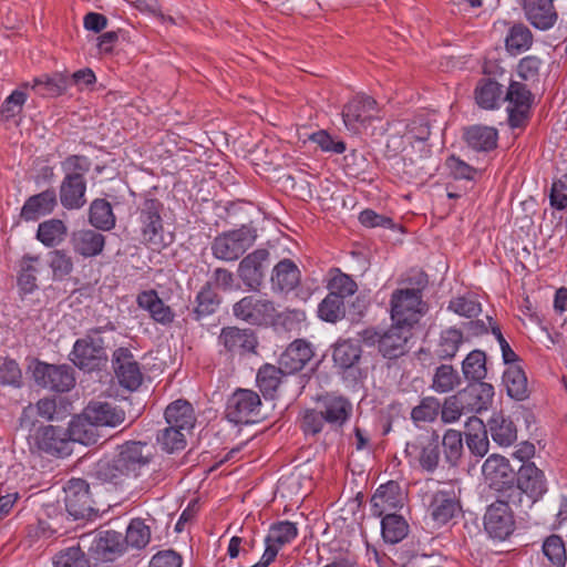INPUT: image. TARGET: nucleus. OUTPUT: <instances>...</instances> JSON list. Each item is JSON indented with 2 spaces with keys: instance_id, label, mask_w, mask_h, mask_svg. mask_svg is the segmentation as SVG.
<instances>
[{
  "instance_id": "21",
  "label": "nucleus",
  "mask_w": 567,
  "mask_h": 567,
  "mask_svg": "<svg viewBox=\"0 0 567 567\" xmlns=\"http://www.w3.org/2000/svg\"><path fill=\"white\" fill-rule=\"evenodd\" d=\"M516 486L513 492L526 494L532 502L539 499L547 491L544 473L532 462H524L516 471Z\"/></svg>"
},
{
  "instance_id": "28",
  "label": "nucleus",
  "mask_w": 567,
  "mask_h": 567,
  "mask_svg": "<svg viewBox=\"0 0 567 567\" xmlns=\"http://www.w3.org/2000/svg\"><path fill=\"white\" fill-rule=\"evenodd\" d=\"M85 415L99 426L116 427L125 419V411L110 402L91 401L84 409Z\"/></svg>"
},
{
  "instance_id": "53",
  "label": "nucleus",
  "mask_w": 567,
  "mask_h": 567,
  "mask_svg": "<svg viewBox=\"0 0 567 567\" xmlns=\"http://www.w3.org/2000/svg\"><path fill=\"white\" fill-rule=\"evenodd\" d=\"M532 44L533 34L525 24L516 23L508 30L505 47L511 54L515 55L527 51Z\"/></svg>"
},
{
  "instance_id": "5",
  "label": "nucleus",
  "mask_w": 567,
  "mask_h": 567,
  "mask_svg": "<svg viewBox=\"0 0 567 567\" xmlns=\"http://www.w3.org/2000/svg\"><path fill=\"white\" fill-rule=\"evenodd\" d=\"M164 204L155 197H145L136 208L140 241L148 248L161 249L169 245L164 239Z\"/></svg>"
},
{
  "instance_id": "32",
  "label": "nucleus",
  "mask_w": 567,
  "mask_h": 567,
  "mask_svg": "<svg viewBox=\"0 0 567 567\" xmlns=\"http://www.w3.org/2000/svg\"><path fill=\"white\" fill-rule=\"evenodd\" d=\"M523 10L530 24L539 30L550 29L557 20V12L550 0H523Z\"/></svg>"
},
{
  "instance_id": "63",
  "label": "nucleus",
  "mask_w": 567,
  "mask_h": 567,
  "mask_svg": "<svg viewBox=\"0 0 567 567\" xmlns=\"http://www.w3.org/2000/svg\"><path fill=\"white\" fill-rule=\"evenodd\" d=\"M464 410H467V404L458 392L455 395L446 398L443 404H441V419L444 423L456 422L463 414Z\"/></svg>"
},
{
  "instance_id": "12",
  "label": "nucleus",
  "mask_w": 567,
  "mask_h": 567,
  "mask_svg": "<svg viewBox=\"0 0 567 567\" xmlns=\"http://www.w3.org/2000/svg\"><path fill=\"white\" fill-rule=\"evenodd\" d=\"M33 378L38 385L64 393L75 385L74 370L69 364H51L35 360Z\"/></svg>"
},
{
  "instance_id": "20",
  "label": "nucleus",
  "mask_w": 567,
  "mask_h": 567,
  "mask_svg": "<svg viewBox=\"0 0 567 567\" xmlns=\"http://www.w3.org/2000/svg\"><path fill=\"white\" fill-rule=\"evenodd\" d=\"M320 410L322 411L327 424L338 430L349 423L353 415V404L351 400L334 392L326 393L318 398Z\"/></svg>"
},
{
  "instance_id": "56",
  "label": "nucleus",
  "mask_w": 567,
  "mask_h": 567,
  "mask_svg": "<svg viewBox=\"0 0 567 567\" xmlns=\"http://www.w3.org/2000/svg\"><path fill=\"white\" fill-rule=\"evenodd\" d=\"M441 402L435 396H425L411 410V420L414 424L432 423L440 414Z\"/></svg>"
},
{
  "instance_id": "29",
  "label": "nucleus",
  "mask_w": 567,
  "mask_h": 567,
  "mask_svg": "<svg viewBox=\"0 0 567 567\" xmlns=\"http://www.w3.org/2000/svg\"><path fill=\"white\" fill-rule=\"evenodd\" d=\"M301 271L296 262L289 258L280 260L271 272V288L275 292L289 293L300 284Z\"/></svg>"
},
{
  "instance_id": "44",
  "label": "nucleus",
  "mask_w": 567,
  "mask_h": 567,
  "mask_svg": "<svg viewBox=\"0 0 567 567\" xmlns=\"http://www.w3.org/2000/svg\"><path fill=\"white\" fill-rule=\"evenodd\" d=\"M68 226L59 218H50L38 225L35 238L48 248L60 246L68 237Z\"/></svg>"
},
{
  "instance_id": "3",
  "label": "nucleus",
  "mask_w": 567,
  "mask_h": 567,
  "mask_svg": "<svg viewBox=\"0 0 567 567\" xmlns=\"http://www.w3.org/2000/svg\"><path fill=\"white\" fill-rule=\"evenodd\" d=\"M106 330L114 331V324L109 322L102 327L91 328L74 342L69 359L76 368L84 372H94L106 367L109 357L106 343L102 337V333Z\"/></svg>"
},
{
  "instance_id": "7",
  "label": "nucleus",
  "mask_w": 567,
  "mask_h": 567,
  "mask_svg": "<svg viewBox=\"0 0 567 567\" xmlns=\"http://www.w3.org/2000/svg\"><path fill=\"white\" fill-rule=\"evenodd\" d=\"M257 229L251 225L218 234L210 244L212 255L223 261L238 260L256 241Z\"/></svg>"
},
{
  "instance_id": "4",
  "label": "nucleus",
  "mask_w": 567,
  "mask_h": 567,
  "mask_svg": "<svg viewBox=\"0 0 567 567\" xmlns=\"http://www.w3.org/2000/svg\"><path fill=\"white\" fill-rule=\"evenodd\" d=\"M427 285V277L421 274L415 288L396 289L391 296V319L394 323L412 329L426 311L422 291Z\"/></svg>"
},
{
  "instance_id": "40",
  "label": "nucleus",
  "mask_w": 567,
  "mask_h": 567,
  "mask_svg": "<svg viewBox=\"0 0 567 567\" xmlns=\"http://www.w3.org/2000/svg\"><path fill=\"white\" fill-rule=\"evenodd\" d=\"M32 90L43 97H58L69 89V75L62 72L41 74L32 81Z\"/></svg>"
},
{
  "instance_id": "59",
  "label": "nucleus",
  "mask_w": 567,
  "mask_h": 567,
  "mask_svg": "<svg viewBox=\"0 0 567 567\" xmlns=\"http://www.w3.org/2000/svg\"><path fill=\"white\" fill-rule=\"evenodd\" d=\"M326 417L321 410L306 409L300 417L299 426L306 436L316 437L324 429Z\"/></svg>"
},
{
  "instance_id": "57",
  "label": "nucleus",
  "mask_w": 567,
  "mask_h": 567,
  "mask_svg": "<svg viewBox=\"0 0 567 567\" xmlns=\"http://www.w3.org/2000/svg\"><path fill=\"white\" fill-rule=\"evenodd\" d=\"M188 433L178 429L167 425L165 429L159 430L156 435V441L162 450L166 453H174L182 451L186 447V435Z\"/></svg>"
},
{
  "instance_id": "30",
  "label": "nucleus",
  "mask_w": 567,
  "mask_h": 567,
  "mask_svg": "<svg viewBox=\"0 0 567 567\" xmlns=\"http://www.w3.org/2000/svg\"><path fill=\"white\" fill-rule=\"evenodd\" d=\"M313 354V349L308 341L297 339L281 353L279 364L284 368L286 373L292 374L301 371L312 359Z\"/></svg>"
},
{
  "instance_id": "16",
  "label": "nucleus",
  "mask_w": 567,
  "mask_h": 567,
  "mask_svg": "<svg viewBox=\"0 0 567 567\" xmlns=\"http://www.w3.org/2000/svg\"><path fill=\"white\" fill-rule=\"evenodd\" d=\"M482 474L489 488L496 492L514 489L516 470L499 454L489 455L482 466Z\"/></svg>"
},
{
  "instance_id": "25",
  "label": "nucleus",
  "mask_w": 567,
  "mask_h": 567,
  "mask_svg": "<svg viewBox=\"0 0 567 567\" xmlns=\"http://www.w3.org/2000/svg\"><path fill=\"white\" fill-rule=\"evenodd\" d=\"M412 337V329L394 323L382 331L379 353L388 360H395L408 352V341Z\"/></svg>"
},
{
  "instance_id": "22",
  "label": "nucleus",
  "mask_w": 567,
  "mask_h": 567,
  "mask_svg": "<svg viewBox=\"0 0 567 567\" xmlns=\"http://www.w3.org/2000/svg\"><path fill=\"white\" fill-rule=\"evenodd\" d=\"M218 343L230 354L255 352L258 339L254 330L235 326L224 327L218 336Z\"/></svg>"
},
{
  "instance_id": "6",
  "label": "nucleus",
  "mask_w": 567,
  "mask_h": 567,
  "mask_svg": "<svg viewBox=\"0 0 567 567\" xmlns=\"http://www.w3.org/2000/svg\"><path fill=\"white\" fill-rule=\"evenodd\" d=\"M362 353V346L357 339L339 338L331 346L333 368L343 381L355 384L367 378V369L360 367Z\"/></svg>"
},
{
  "instance_id": "36",
  "label": "nucleus",
  "mask_w": 567,
  "mask_h": 567,
  "mask_svg": "<svg viewBox=\"0 0 567 567\" xmlns=\"http://www.w3.org/2000/svg\"><path fill=\"white\" fill-rule=\"evenodd\" d=\"M17 285L21 295L34 292L38 286V274L43 270L41 257L39 255L25 254L19 264Z\"/></svg>"
},
{
  "instance_id": "35",
  "label": "nucleus",
  "mask_w": 567,
  "mask_h": 567,
  "mask_svg": "<svg viewBox=\"0 0 567 567\" xmlns=\"http://www.w3.org/2000/svg\"><path fill=\"white\" fill-rule=\"evenodd\" d=\"M463 140L471 150L488 153L497 147L498 131L492 126L471 125L464 128Z\"/></svg>"
},
{
  "instance_id": "8",
  "label": "nucleus",
  "mask_w": 567,
  "mask_h": 567,
  "mask_svg": "<svg viewBox=\"0 0 567 567\" xmlns=\"http://www.w3.org/2000/svg\"><path fill=\"white\" fill-rule=\"evenodd\" d=\"M233 316L254 327H269L276 323L279 313L274 300L266 296L251 293L236 301Z\"/></svg>"
},
{
  "instance_id": "51",
  "label": "nucleus",
  "mask_w": 567,
  "mask_h": 567,
  "mask_svg": "<svg viewBox=\"0 0 567 567\" xmlns=\"http://www.w3.org/2000/svg\"><path fill=\"white\" fill-rule=\"evenodd\" d=\"M48 266L52 272L53 281H63L74 270L73 257L65 249H53L48 254Z\"/></svg>"
},
{
  "instance_id": "9",
  "label": "nucleus",
  "mask_w": 567,
  "mask_h": 567,
  "mask_svg": "<svg viewBox=\"0 0 567 567\" xmlns=\"http://www.w3.org/2000/svg\"><path fill=\"white\" fill-rule=\"evenodd\" d=\"M261 399L250 389H236L227 399L225 417L230 423L250 424L260 419Z\"/></svg>"
},
{
  "instance_id": "42",
  "label": "nucleus",
  "mask_w": 567,
  "mask_h": 567,
  "mask_svg": "<svg viewBox=\"0 0 567 567\" xmlns=\"http://www.w3.org/2000/svg\"><path fill=\"white\" fill-rule=\"evenodd\" d=\"M68 433L71 444L72 442H78L83 445H93L96 444L101 437L97 425L87 419L84 411L71 420Z\"/></svg>"
},
{
  "instance_id": "2",
  "label": "nucleus",
  "mask_w": 567,
  "mask_h": 567,
  "mask_svg": "<svg viewBox=\"0 0 567 567\" xmlns=\"http://www.w3.org/2000/svg\"><path fill=\"white\" fill-rule=\"evenodd\" d=\"M89 157L72 154L61 162L64 177L59 189L61 205L68 210L81 209L86 204V173L91 169Z\"/></svg>"
},
{
  "instance_id": "39",
  "label": "nucleus",
  "mask_w": 567,
  "mask_h": 567,
  "mask_svg": "<svg viewBox=\"0 0 567 567\" xmlns=\"http://www.w3.org/2000/svg\"><path fill=\"white\" fill-rule=\"evenodd\" d=\"M221 301L223 297L213 287V284L205 282L195 297L192 310L194 319L199 321L203 318L214 315L217 312Z\"/></svg>"
},
{
  "instance_id": "49",
  "label": "nucleus",
  "mask_w": 567,
  "mask_h": 567,
  "mask_svg": "<svg viewBox=\"0 0 567 567\" xmlns=\"http://www.w3.org/2000/svg\"><path fill=\"white\" fill-rule=\"evenodd\" d=\"M507 394L517 401L528 396V383L525 371L519 365H509L503 374Z\"/></svg>"
},
{
  "instance_id": "19",
  "label": "nucleus",
  "mask_w": 567,
  "mask_h": 567,
  "mask_svg": "<svg viewBox=\"0 0 567 567\" xmlns=\"http://www.w3.org/2000/svg\"><path fill=\"white\" fill-rule=\"evenodd\" d=\"M269 251L258 248L245 256L238 264L237 274L248 291L259 292L264 284V264L269 259Z\"/></svg>"
},
{
  "instance_id": "54",
  "label": "nucleus",
  "mask_w": 567,
  "mask_h": 567,
  "mask_svg": "<svg viewBox=\"0 0 567 567\" xmlns=\"http://www.w3.org/2000/svg\"><path fill=\"white\" fill-rule=\"evenodd\" d=\"M445 462L450 466H457L463 455V436L457 430L449 429L442 437Z\"/></svg>"
},
{
  "instance_id": "11",
  "label": "nucleus",
  "mask_w": 567,
  "mask_h": 567,
  "mask_svg": "<svg viewBox=\"0 0 567 567\" xmlns=\"http://www.w3.org/2000/svg\"><path fill=\"white\" fill-rule=\"evenodd\" d=\"M528 85L519 81H511L504 95V100L508 102V125L512 128H524L529 121L534 94Z\"/></svg>"
},
{
  "instance_id": "18",
  "label": "nucleus",
  "mask_w": 567,
  "mask_h": 567,
  "mask_svg": "<svg viewBox=\"0 0 567 567\" xmlns=\"http://www.w3.org/2000/svg\"><path fill=\"white\" fill-rule=\"evenodd\" d=\"M112 364L121 386L130 391H135L141 386L143 373L140 363L128 348H117L113 352Z\"/></svg>"
},
{
  "instance_id": "26",
  "label": "nucleus",
  "mask_w": 567,
  "mask_h": 567,
  "mask_svg": "<svg viewBox=\"0 0 567 567\" xmlns=\"http://www.w3.org/2000/svg\"><path fill=\"white\" fill-rule=\"evenodd\" d=\"M429 512L436 526L441 527L455 518H464L455 497L444 491L436 492L429 506Z\"/></svg>"
},
{
  "instance_id": "48",
  "label": "nucleus",
  "mask_w": 567,
  "mask_h": 567,
  "mask_svg": "<svg viewBox=\"0 0 567 567\" xmlns=\"http://www.w3.org/2000/svg\"><path fill=\"white\" fill-rule=\"evenodd\" d=\"M89 221L96 230H111L116 218L111 204L104 198H96L90 205Z\"/></svg>"
},
{
  "instance_id": "50",
  "label": "nucleus",
  "mask_w": 567,
  "mask_h": 567,
  "mask_svg": "<svg viewBox=\"0 0 567 567\" xmlns=\"http://www.w3.org/2000/svg\"><path fill=\"white\" fill-rule=\"evenodd\" d=\"M462 383L458 371L451 364L439 365L432 377L431 388L436 393H449Z\"/></svg>"
},
{
  "instance_id": "41",
  "label": "nucleus",
  "mask_w": 567,
  "mask_h": 567,
  "mask_svg": "<svg viewBox=\"0 0 567 567\" xmlns=\"http://www.w3.org/2000/svg\"><path fill=\"white\" fill-rule=\"evenodd\" d=\"M326 288L330 296H336V298L346 302L358 291V284L350 275L342 272L340 268L333 267L328 271Z\"/></svg>"
},
{
  "instance_id": "13",
  "label": "nucleus",
  "mask_w": 567,
  "mask_h": 567,
  "mask_svg": "<svg viewBox=\"0 0 567 567\" xmlns=\"http://www.w3.org/2000/svg\"><path fill=\"white\" fill-rule=\"evenodd\" d=\"M65 509L74 520H91L97 516V511L92 506L90 485L83 478H71L64 487Z\"/></svg>"
},
{
  "instance_id": "62",
  "label": "nucleus",
  "mask_w": 567,
  "mask_h": 567,
  "mask_svg": "<svg viewBox=\"0 0 567 567\" xmlns=\"http://www.w3.org/2000/svg\"><path fill=\"white\" fill-rule=\"evenodd\" d=\"M543 65L542 59L536 55H527L519 60L516 71L520 80L527 84L539 82V72Z\"/></svg>"
},
{
  "instance_id": "46",
  "label": "nucleus",
  "mask_w": 567,
  "mask_h": 567,
  "mask_svg": "<svg viewBox=\"0 0 567 567\" xmlns=\"http://www.w3.org/2000/svg\"><path fill=\"white\" fill-rule=\"evenodd\" d=\"M487 434L486 425L480 419L474 417L470 420L465 439L467 447L473 455L483 457L487 454L489 447Z\"/></svg>"
},
{
  "instance_id": "1",
  "label": "nucleus",
  "mask_w": 567,
  "mask_h": 567,
  "mask_svg": "<svg viewBox=\"0 0 567 567\" xmlns=\"http://www.w3.org/2000/svg\"><path fill=\"white\" fill-rule=\"evenodd\" d=\"M156 449L145 441H126L111 458L97 461L90 476L102 485L124 489L130 478H137L155 457Z\"/></svg>"
},
{
  "instance_id": "43",
  "label": "nucleus",
  "mask_w": 567,
  "mask_h": 567,
  "mask_svg": "<svg viewBox=\"0 0 567 567\" xmlns=\"http://www.w3.org/2000/svg\"><path fill=\"white\" fill-rule=\"evenodd\" d=\"M286 374L280 364L276 367L270 363H265L258 369L256 383L266 400L276 398L279 385Z\"/></svg>"
},
{
  "instance_id": "31",
  "label": "nucleus",
  "mask_w": 567,
  "mask_h": 567,
  "mask_svg": "<svg viewBox=\"0 0 567 567\" xmlns=\"http://www.w3.org/2000/svg\"><path fill=\"white\" fill-rule=\"evenodd\" d=\"M166 424L188 434L196 425L197 416L190 402L178 399L171 402L164 412Z\"/></svg>"
},
{
  "instance_id": "38",
  "label": "nucleus",
  "mask_w": 567,
  "mask_h": 567,
  "mask_svg": "<svg viewBox=\"0 0 567 567\" xmlns=\"http://www.w3.org/2000/svg\"><path fill=\"white\" fill-rule=\"evenodd\" d=\"M474 99L481 109H498L499 102L504 100L503 85L489 76H484L476 83Z\"/></svg>"
},
{
  "instance_id": "55",
  "label": "nucleus",
  "mask_w": 567,
  "mask_h": 567,
  "mask_svg": "<svg viewBox=\"0 0 567 567\" xmlns=\"http://www.w3.org/2000/svg\"><path fill=\"white\" fill-rule=\"evenodd\" d=\"M317 313L322 321L337 323L346 317V302L328 293L318 305Z\"/></svg>"
},
{
  "instance_id": "34",
  "label": "nucleus",
  "mask_w": 567,
  "mask_h": 567,
  "mask_svg": "<svg viewBox=\"0 0 567 567\" xmlns=\"http://www.w3.org/2000/svg\"><path fill=\"white\" fill-rule=\"evenodd\" d=\"M485 532H514L515 518L509 504L505 501L492 503L484 515Z\"/></svg>"
},
{
  "instance_id": "23",
  "label": "nucleus",
  "mask_w": 567,
  "mask_h": 567,
  "mask_svg": "<svg viewBox=\"0 0 567 567\" xmlns=\"http://www.w3.org/2000/svg\"><path fill=\"white\" fill-rule=\"evenodd\" d=\"M406 493L396 481L381 484L371 497L373 515L382 516L392 511H399L404 506Z\"/></svg>"
},
{
  "instance_id": "60",
  "label": "nucleus",
  "mask_w": 567,
  "mask_h": 567,
  "mask_svg": "<svg viewBox=\"0 0 567 567\" xmlns=\"http://www.w3.org/2000/svg\"><path fill=\"white\" fill-rule=\"evenodd\" d=\"M54 567H90V561L80 546L59 551L53 558Z\"/></svg>"
},
{
  "instance_id": "17",
  "label": "nucleus",
  "mask_w": 567,
  "mask_h": 567,
  "mask_svg": "<svg viewBox=\"0 0 567 567\" xmlns=\"http://www.w3.org/2000/svg\"><path fill=\"white\" fill-rule=\"evenodd\" d=\"M378 113V102L364 93L354 95L342 109V118L346 127L357 133L369 124Z\"/></svg>"
},
{
  "instance_id": "61",
  "label": "nucleus",
  "mask_w": 567,
  "mask_h": 567,
  "mask_svg": "<svg viewBox=\"0 0 567 567\" xmlns=\"http://www.w3.org/2000/svg\"><path fill=\"white\" fill-rule=\"evenodd\" d=\"M431 135V121L426 114L415 115L406 124L405 136L410 142H425Z\"/></svg>"
},
{
  "instance_id": "37",
  "label": "nucleus",
  "mask_w": 567,
  "mask_h": 567,
  "mask_svg": "<svg viewBox=\"0 0 567 567\" xmlns=\"http://www.w3.org/2000/svg\"><path fill=\"white\" fill-rule=\"evenodd\" d=\"M462 398L471 412H481L487 410L494 398V386L491 383L482 381L470 382V384L460 391Z\"/></svg>"
},
{
  "instance_id": "14",
  "label": "nucleus",
  "mask_w": 567,
  "mask_h": 567,
  "mask_svg": "<svg viewBox=\"0 0 567 567\" xmlns=\"http://www.w3.org/2000/svg\"><path fill=\"white\" fill-rule=\"evenodd\" d=\"M405 456L410 463H417L423 471L433 473L440 462V436L436 431L431 436L419 435L405 444Z\"/></svg>"
},
{
  "instance_id": "45",
  "label": "nucleus",
  "mask_w": 567,
  "mask_h": 567,
  "mask_svg": "<svg viewBox=\"0 0 567 567\" xmlns=\"http://www.w3.org/2000/svg\"><path fill=\"white\" fill-rule=\"evenodd\" d=\"M493 441L499 446H509L517 439V429L511 417L502 413L494 414L488 421V430Z\"/></svg>"
},
{
  "instance_id": "27",
  "label": "nucleus",
  "mask_w": 567,
  "mask_h": 567,
  "mask_svg": "<svg viewBox=\"0 0 567 567\" xmlns=\"http://www.w3.org/2000/svg\"><path fill=\"white\" fill-rule=\"evenodd\" d=\"M70 243L76 255L93 258L103 252L106 237L96 229H79L72 233Z\"/></svg>"
},
{
  "instance_id": "15",
  "label": "nucleus",
  "mask_w": 567,
  "mask_h": 567,
  "mask_svg": "<svg viewBox=\"0 0 567 567\" xmlns=\"http://www.w3.org/2000/svg\"><path fill=\"white\" fill-rule=\"evenodd\" d=\"M33 445L39 453L64 457L72 453L68 429L56 425L39 426L32 435Z\"/></svg>"
},
{
  "instance_id": "24",
  "label": "nucleus",
  "mask_w": 567,
  "mask_h": 567,
  "mask_svg": "<svg viewBox=\"0 0 567 567\" xmlns=\"http://www.w3.org/2000/svg\"><path fill=\"white\" fill-rule=\"evenodd\" d=\"M58 206L54 188H47L41 193L31 195L22 205L19 218L22 221H38L41 217L51 215Z\"/></svg>"
},
{
  "instance_id": "47",
  "label": "nucleus",
  "mask_w": 567,
  "mask_h": 567,
  "mask_svg": "<svg viewBox=\"0 0 567 567\" xmlns=\"http://www.w3.org/2000/svg\"><path fill=\"white\" fill-rule=\"evenodd\" d=\"M464 342L463 332L456 328H447L440 333L434 355L440 360H452Z\"/></svg>"
},
{
  "instance_id": "33",
  "label": "nucleus",
  "mask_w": 567,
  "mask_h": 567,
  "mask_svg": "<svg viewBox=\"0 0 567 567\" xmlns=\"http://www.w3.org/2000/svg\"><path fill=\"white\" fill-rule=\"evenodd\" d=\"M137 306L146 310L151 318L163 326H169L175 319L172 308L158 297L154 289L143 290L136 297Z\"/></svg>"
},
{
  "instance_id": "52",
  "label": "nucleus",
  "mask_w": 567,
  "mask_h": 567,
  "mask_svg": "<svg viewBox=\"0 0 567 567\" xmlns=\"http://www.w3.org/2000/svg\"><path fill=\"white\" fill-rule=\"evenodd\" d=\"M462 372L470 382L482 381L487 375L486 353L475 349L462 362Z\"/></svg>"
},
{
  "instance_id": "58",
  "label": "nucleus",
  "mask_w": 567,
  "mask_h": 567,
  "mask_svg": "<svg viewBox=\"0 0 567 567\" xmlns=\"http://www.w3.org/2000/svg\"><path fill=\"white\" fill-rule=\"evenodd\" d=\"M543 553L553 567H565L567 553L565 543L558 534H550L545 538Z\"/></svg>"
},
{
  "instance_id": "64",
  "label": "nucleus",
  "mask_w": 567,
  "mask_h": 567,
  "mask_svg": "<svg viewBox=\"0 0 567 567\" xmlns=\"http://www.w3.org/2000/svg\"><path fill=\"white\" fill-rule=\"evenodd\" d=\"M27 94L23 91L14 90L1 104L0 118L9 122L22 112L27 101Z\"/></svg>"
},
{
  "instance_id": "10",
  "label": "nucleus",
  "mask_w": 567,
  "mask_h": 567,
  "mask_svg": "<svg viewBox=\"0 0 567 567\" xmlns=\"http://www.w3.org/2000/svg\"><path fill=\"white\" fill-rule=\"evenodd\" d=\"M151 540V534H104L94 540L90 550L99 559L112 561L126 551L128 546L145 547Z\"/></svg>"
}]
</instances>
